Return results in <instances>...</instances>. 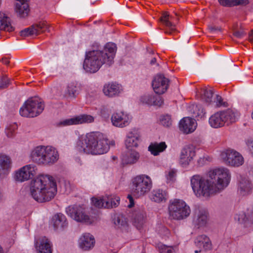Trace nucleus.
Here are the masks:
<instances>
[{
    "label": "nucleus",
    "mask_w": 253,
    "mask_h": 253,
    "mask_svg": "<svg viewBox=\"0 0 253 253\" xmlns=\"http://www.w3.org/2000/svg\"><path fill=\"white\" fill-rule=\"evenodd\" d=\"M146 213L143 211H136L133 217V224L139 230L142 228L145 221Z\"/></svg>",
    "instance_id": "obj_34"
},
{
    "label": "nucleus",
    "mask_w": 253,
    "mask_h": 253,
    "mask_svg": "<svg viewBox=\"0 0 253 253\" xmlns=\"http://www.w3.org/2000/svg\"><path fill=\"white\" fill-rule=\"evenodd\" d=\"M17 2H21V3L28 2L27 0H16Z\"/></svg>",
    "instance_id": "obj_59"
},
{
    "label": "nucleus",
    "mask_w": 253,
    "mask_h": 253,
    "mask_svg": "<svg viewBox=\"0 0 253 253\" xmlns=\"http://www.w3.org/2000/svg\"><path fill=\"white\" fill-rule=\"evenodd\" d=\"M36 247L40 253H52L51 245L48 239L42 238L39 246L38 242L36 243Z\"/></svg>",
    "instance_id": "obj_35"
},
{
    "label": "nucleus",
    "mask_w": 253,
    "mask_h": 253,
    "mask_svg": "<svg viewBox=\"0 0 253 253\" xmlns=\"http://www.w3.org/2000/svg\"><path fill=\"white\" fill-rule=\"evenodd\" d=\"M167 147L165 142L152 143L148 147V150L154 156L158 155L160 153L164 151Z\"/></svg>",
    "instance_id": "obj_33"
},
{
    "label": "nucleus",
    "mask_w": 253,
    "mask_h": 253,
    "mask_svg": "<svg viewBox=\"0 0 253 253\" xmlns=\"http://www.w3.org/2000/svg\"><path fill=\"white\" fill-rule=\"evenodd\" d=\"M106 197H103V198H96V197H93L91 199V202L92 205H93L95 207L98 208H105L106 205V202L105 200Z\"/></svg>",
    "instance_id": "obj_39"
},
{
    "label": "nucleus",
    "mask_w": 253,
    "mask_h": 253,
    "mask_svg": "<svg viewBox=\"0 0 253 253\" xmlns=\"http://www.w3.org/2000/svg\"><path fill=\"white\" fill-rule=\"evenodd\" d=\"M33 161L40 165L50 166L59 159V155L57 149L51 146H38L31 152Z\"/></svg>",
    "instance_id": "obj_5"
},
{
    "label": "nucleus",
    "mask_w": 253,
    "mask_h": 253,
    "mask_svg": "<svg viewBox=\"0 0 253 253\" xmlns=\"http://www.w3.org/2000/svg\"><path fill=\"white\" fill-rule=\"evenodd\" d=\"M206 178L194 175L191 178V185L197 197H209L226 187L230 179L229 170L225 168L215 169L209 172Z\"/></svg>",
    "instance_id": "obj_1"
},
{
    "label": "nucleus",
    "mask_w": 253,
    "mask_h": 253,
    "mask_svg": "<svg viewBox=\"0 0 253 253\" xmlns=\"http://www.w3.org/2000/svg\"><path fill=\"white\" fill-rule=\"evenodd\" d=\"M44 108V104L42 100L38 97H34L25 102L20 108L19 113L23 117L33 118L42 113Z\"/></svg>",
    "instance_id": "obj_8"
},
{
    "label": "nucleus",
    "mask_w": 253,
    "mask_h": 253,
    "mask_svg": "<svg viewBox=\"0 0 253 253\" xmlns=\"http://www.w3.org/2000/svg\"><path fill=\"white\" fill-rule=\"evenodd\" d=\"M106 202L105 208H113L118 206L120 203V198L118 197H114L112 196L106 197L105 199Z\"/></svg>",
    "instance_id": "obj_37"
},
{
    "label": "nucleus",
    "mask_w": 253,
    "mask_h": 253,
    "mask_svg": "<svg viewBox=\"0 0 253 253\" xmlns=\"http://www.w3.org/2000/svg\"><path fill=\"white\" fill-rule=\"evenodd\" d=\"M210 30L211 31V32H214V31H220V29L218 27H211L210 28Z\"/></svg>",
    "instance_id": "obj_55"
},
{
    "label": "nucleus",
    "mask_w": 253,
    "mask_h": 253,
    "mask_svg": "<svg viewBox=\"0 0 253 253\" xmlns=\"http://www.w3.org/2000/svg\"><path fill=\"white\" fill-rule=\"evenodd\" d=\"M81 89L78 82L73 81L69 83L64 90V95L69 98H75Z\"/></svg>",
    "instance_id": "obj_23"
},
{
    "label": "nucleus",
    "mask_w": 253,
    "mask_h": 253,
    "mask_svg": "<svg viewBox=\"0 0 253 253\" xmlns=\"http://www.w3.org/2000/svg\"><path fill=\"white\" fill-rule=\"evenodd\" d=\"M169 80L163 75H158L152 81V86L155 92L158 94L165 93L168 88Z\"/></svg>",
    "instance_id": "obj_15"
},
{
    "label": "nucleus",
    "mask_w": 253,
    "mask_h": 253,
    "mask_svg": "<svg viewBox=\"0 0 253 253\" xmlns=\"http://www.w3.org/2000/svg\"><path fill=\"white\" fill-rule=\"evenodd\" d=\"M127 198L129 200V204L127 206V207L129 208H132L134 205L133 199L132 197L130 195H128L127 196Z\"/></svg>",
    "instance_id": "obj_49"
},
{
    "label": "nucleus",
    "mask_w": 253,
    "mask_h": 253,
    "mask_svg": "<svg viewBox=\"0 0 253 253\" xmlns=\"http://www.w3.org/2000/svg\"><path fill=\"white\" fill-rule=\"evenodd\" d=\"M160 123L165 126H169L172 124L170 116L168 115L162 116L160 119Z\"/></svg>",
    "instance_id": "obj_41"
},
{
    "label": "nucleus",
    "mask_w": 253,
    "mask_h": 253,
    "mask_svg": "<svg viewBox=\"0 0 253 253\" xmlns=\"http://www.w3.org/2000/svg\"><path fill=\"white\" fill-rule=\"evenodd\" d=\"M195 244L197 247L205 251L210 250L212 248L210 238L205 235L198 236L195 240Z\"/></svg>",
    "instance_id": "obj_29"
},
{
    "label": "nucleus",
    "mask_w": 253,
    "mask_h": 253,
    "mask_svg": "<svg viewBox=\"0 0 253 253\" xmlns=\"http://www.w3.org/2000/svg\"><path fill=\"white\" fill-rule=\"evenodd\" d=\"M36 167L35 165L30 164L21 168L15 173V179L22 182L29 179L31 177L36 174Z\"/></svg>",
    "instance_id": "obj_16"
},
{
    "label": "nucleus",
    "mask_w": 253,
    "mask_h": 253,
    "mask_svg": "<svg viewBox=\"0 0 253 253\" xmlns=\"http://www.w3.org/2000/svg\"><path fill=\"white\" fill-rule=\"evenodd\" d=\"M252 184L250 180L246 177L241 178L239 181L238 192L240 194L245 196L251 193Z\"/></svg>",
    "instance_id": "obj_31"
},
{
    "label": "nucleus",
    "mask_w": 253,
    "mask_h": 253,
    "mask_svg": "<svg viewBox=\"0 0 253 253\" xmlns=\"http://www.w3.org/2000/svg\"><path fill=\"white\" fill-rule=\"evenodd\" d=\"M201 251V250H199V251H197V250H196L195 251V253H198L199 252H200Z\"/></svg>",
    "instance_id": "obj_61"
},
{
    "label": "nucleus",
    "mask_w": 253,
    "mask_h": 253,
    "mask_svg": "<svg viewBox=\"0 0 253 253\" xmlns=\"http://www.w3.org/2000/svg\"><path fill=\"white\" fill-rule=\"evenodd\" d=\"M213 93V91L211 88H203L202 94V99L207 104H210L212 101Z\"/></svg>",
    "instance_id": "obj_38"
},
{
    "label": "nucleus",
    "mask_w": 253,
    "mask_h": 253,
    "mask_svg": "<svg viewBox=\"0 0 253 253\" xmlns=\"http://www.w3.org/2000/svg\"><path fill=\"white\" fill-rule=\"evenodd\" d=\"M198 108V106H196V108Z\"/></svg>",
    "instance_id": "obj_62"
},
{
    "label": "nucleus",
    "mask_w": 253,
    "mask_h": 253,
    "mask_svg": "<svg viewBox=\"0 0 253 253\" xmlns=\"http://www.w3.org/2000/svg\"><path fill=\"white\" fill-rule=\"evenodd\" d=\"M208 220V213L207 211L203 209H196L193 222L197 228L205 226Z\"/></svg>",
    "instance_id": "obj_20"
},
{
    "label": "nucleus",
    "mask_w": 253,
    "mask_h": 253,
    "mask_svg": "<svg viewBox=\"0 0 253 253\" xmlns=\"http://www.w3.org/2000/svg\"><path fill=\"white\" fill-rule=\"evenodd\" d=\"M94 121V118L93 116L83 114L76 116L73 118L61 120L56 124V126L64 127L71 125H77L82 124H88L93 123Z\"/></svg>",
    "instance_id": "obj_11"
},
{
    "label": "nucleus",
    "mask_w": 253,
    "mask_h": 253,
    "mask_svg": "<svg viewBox=\"0 0 253 253\" xmlns=\"http://www.w3.org/2000/svg\"><path fill=\"white\" fill-rule=\"evenodd\" d=\"M114 223L118 227H120L126 224V221L123 220L122 217L118 216L117 218H115Z\"/></svg>",
    "instance_id": "obj_47"
},
{
    "label": "nucleus",
    "mask_w": 253,
    "mask_h": 253,
    "mask_svg": "<svg viewBox=\"0 0 253 253\" xmlns=\"http://www.w3.org/2000/svg\"><path fill=\"white\" fill-rule=\"evenodd\" d=\"M221 159L225 164L239 167L244 163V158L237 151L233 149H227L220 154Z\"/></svg>",
    "instance_id": "obj_10"
},
{
    "label": "nucleus",
    "mask_w": 253,
    "mask_h": 253,
    "mask_svg": "<svg viewBox=\"0 0 253 253\" xmlns=\"http://www.w3.org/2000/svg\"><path fill=\"white\" fill-rule=\"evenodd\" d=\"M176 171L175 169H171L169 171L168 175H167V178L169 181H173L176 176Z\"/></svg>",
    "instance_id": "obj_44"
},
{
    "label": "nucleus",
    "mask_w": 253,
    "mask_h": 253,
    "mask_svg": "<svg viewBox=\"0 0 253 253\" xmlns=\"http://www.w3.org/2000/svg\"><path fill=\"white\" fill-rule=\"evenodd\" d=\"M190 212V207L183 200L174 199L169 201V213L170 218L181 220L187 217Z\"/></svg>",
    "instance_id": "obj_9"
},
{
    "label": "nucleus",
    "mask_w": 253,
    "mask_h": 253,
    "mask_svg": "<svg viewBox=\"0 0 253 253\" xmlns=\"http://www.w3.org/2000/svg\"><path fill=\"white\" fill-rule=\"evenodd\" d=\"M196 156L195 150L190 147L183 148L180 153L179 163L183 168H187Z\"/></svg>",
    "instance_id": "obj_17"
},
{
    "label": "nucleus",
    "mask_w": 253,
    "mask_h": 253,
    "mask_svg": "<svg viewBox=\"0 0 253 253\" xmlns=\"http://www.w3.org/2000/svg\"><path fill=\"white\" fill-rule=\"evenodd\" d=\"M247 144L250 151L253 154V141H248L247 142Z\"/></svg>",
    "instance_id": "obj_51"
},
{
    "label": "nucleus",
    "mask_w": 253,
    "mask_h": 253,
    "mask_svg": "<svg viewBox=\"0 0 253 253\" xmlns=\"http://www.w3.org/2000/svg\"><path fill=\"white\" fill-rule=\"evenodd\" d=\"M9 84L8 78L7 77H3L0 80V89L7 87Z\"/></svg>",
    "instance_id": "obj_43"
},
{
    "label": "nucleus",
    "mask_w": 253,
    "mask_h": 253,
    "mask_svg": "<svg viewBox=\"0 0 253 253\" xmlns=\"http://www.w3.org/2000/svg\"><path fill=\"white\" fill-rule=\"evenodd\" d=\"M17 128V125L15 124L9 125L5 129V133L8 137H12Z\"/></svg>",
    "instance_id": "obj_40"
},
{
    "label": "nucleus",
    "mask_w": 253,
    "mask_h": 253,
    "mask_svg": "<svg viewBox=\"0 0 253 253\" xmlns=\"http://www.w3.org/2000/svg\"><path fill=\"white\" fill-rule=\"evenodd\" d=\"M29 10L28 2L21 3V2H16L15 3V11L19 16L21 17L27 16Z\"/></svg>",
    "instance_id": "obj_36"
},
{
    "label": "nucleus",
    "mask_w": 253,
    "mask_h": 253,
    "mask_svg": "<svg viewBox=\"0 0 253 253\" xmlns=\"http://www.w3.org/2000/svg\"><path fill=\"white\" fill-rule=\"evenodd\" d=\"M117 47L115 43H107L102 50H93L86 53L83 67L87 72H97L103 64L111 65L114 62Z\"/></svg>",
    "instance_id": "obj_3"
},
{
    "label": "nucleus",
    "mask_w": 253,
    "mask_h": 253,
    "mask_svg": "<svg viewBox=\"0 0 253 253\" xmlns=\"http://www.w3.org/2000/svg\"><path fill=\"white\" fill-rule=\"evenodd\" d=\"M76 147L81 153L93 155L106 153L110 148L108 140L99 132H90L80 135Z\"/></svg>",
    "instance_id": "obj_2"
},
{
    "label": "nucleus",
    "mask_w": 253,
    "mask_h": 253,
    "mask_svg": "<svg viewBox=\"0 0 253 253\" xmlns=\"http://www.w3.org/2000/svg\"><path fill=\"white\" fill-rule=\"evenodd\" d=\"M0 30L9 32L14 30V27L11 26L10 18L2 12H0Z\"/></svg>",
    "instance_id": "obj_32"
},
{
    "label": "nucleus",
    "mask_w": 253,
    "mask_h": 253,
    "mask_svg": "<svg viewBox=\"0 0 253 253\" xmlns=\"http://www.w3.org/2000/svg\"><path fill=\"white\" fill-rule=\"evenodd\" d=\"M234 35L237 38H241L244 35V33L241 31H235L234 33Z\"/></svg>",
    "instance_id": "obj_52"
},
{
    "label": "nucleus",
    "mask_w": 253,
    "mask_h": 253,
    "mask_svg": "<svg viewBox=\"0 0 253 253\" xmlns=\"http://www.w3.org/2000/svg\"><path fill=\"white\" fill-rule=\"evenodd\" d=\"M250 40L251 41L253 42V30L251 35H250Z\"/></svg>",
    "instance_id": "obj_58"
},
{
    "label": "nucleus",
    "mask_w": 253,
    "mask_h": 253,
    "mask_svg": "<svg viewBox=\"0 0 253 253\" xmlns=\"http://www.w3.org/2000/svg\"><path fill=\"white\" fill-rule=\"evenodd\" d=\"M140 157L138 152L134 150H129L123 155L122 163L126 165H133L138 161Z\"/></svg>",
    "instance_id": "obj_24"
},
{
    "label": "nucleus",
    "mask_w": 253,
    "mask_h": 253,
    "mask_svg": "<svg viewBox=\"0 0 253 253\" xmlns=\"http://www.w3.org/2000/svg\"><path fill=\"white\" fill-rule=\"evenodd\" d=\"M141 102L149 105L161 106L164 103L162 97L160 96L153 95H145L141 98Z\"/></svg>",
    "instance_id": "obj_30"
},
{
    "label": "nucleus",
    "mask_w": 253,
    "mask_h": 253,
    "mask_svg": "<svg viewBox=\"0 0 253 253\" xmlns=\"http://www.w3.org/2000/svg\"><path fill=\"white\" fill-rule=\"evenodd\" d=\"M160 251L161 253H173V250L171 247L167 246L162 245L160 247Z\"/></svg>",
    "instance_id": "obj_42"
},
{
    "label": "nucleus",
    "mask_w": 253,
    "mask_h": 253,
    "mask_svg": "<svg viewBox=\"0 0 253 253\" xmlns=\"http://www.w3.org/2000/svg\"><path fill=\"white\" fill-rule=\"evenodd\" d=\"M50 26L46 21H41L38 23L33 24L29 28L22 30L20 32V35L22 37L28 36H37L43 32H50Z\"/></svg>",
    "instance_id": "obj_14"
},
{
    "label": "nucleus",
    "mask_w": 253,
    "mask_h": 253,
    "mask_svg": "<svg viewBox=\"0 0 253 253\" xmlns=\"http://www.w3.org/2000/svg\"><path fill=\"white\" fill-rule=\"evenodd\" d=\"M53 226L56 230H63L68 226L66 216L62 213L56 214L52 218Z\"/></svg>",
    "instance_id": "obj_25"
},
{
    "label": "nucleus",
    "mask_w": 253,
    "mask_h": 253,
    "mask_svg": "<svg viewBox=\"0 0 253 253\" xmlns=\"http://www.w3.org/2000/svg\"><path fill=\"white\" fill-rule=\"evenodd\" d=\"M0 253H4L2 247L0 245Z\"/></svg>",
    "instance_id": "obj_60"
},
{
    "label": "nucleus",
    "mask_w": 253,
    "mask_h": 253,
    "mask_svg": "<svg viewBox=\"0 0 253 253\" xmlns=\"http://www.w3.org/2000/svg\"><path fill=\"white\" fill-rule=\"evenodd\" d=\"M168 198V193L161 189L153 190L150 195V199L152 201L158 203L166 202Z\"/></svg>",
    "instance_id": "obj_28"
},
{
    "label": "nucleus",
    "mask_w": 253,
    "mask_h": 253,
    "mask_svg": "<svg viewBox=\"0 0 253 253\" xmlns=\"http://www.w3.org/2000/svg\"><path fill=\"white\" fill-rule=\"evenodd\" d=\"M197 127V123L195 119L190 117L183 118L179 123L180 130L185 133L193 132Z\"/></svg>",
    "instance_id": "obj_21"
},
{
    "label": "nucleus",
    "mask_w": 253,
    "mask_h": 253,
    "mask_svg": "<svg viewBox=\"0 0 253 253\" xmlns=\"http://www.w3.org/2000/svg\"><path fill=\"white\" fill-rule=\"evenodd\" d=\"M94 237L89 233L84 234L79 240L80 248L84 251H88L92 249L95 244Z\"/></svg>",
    "instance_id": "obj_22"
},
{
    "label": "nucleus",
    "mask_w": 253,
    "mask_h": 253,
    "mask_svg": "<svg viewBox=\"0 0 253 253\" xmlns=\"http://www.w3.org/2000/svg\"><path fill=\"white\" fill-rule=\"evenodd\" d=\"M239 113L231 109L218 111L212 115L209 119V123L211 127L214 128L229 126L238 120Z\"/></svg>",
    "instance_id": "obj_6"
},
{
    "label": "nucleus",
    "mask_w": 253,
    "mask_h": 253,
    "mask_svg": "<svg viewBox=\"0 0 253 253\" xmlns=\"http://www.w3.org/2000/svg\"><path fill=\"white\" fill-rule=\"evenodd\" d=\"M140 140V134L136 129H133L128 132L125 140L126 148L137 147Z\"/></svg>",
    "instance_id": "obj_19"
},
{
    "label": "nucleus",
    "mask_w": 253,
    "mask_h": 253,
    "mask_svg": "<svg viewBox=\"0 0 253 253\" xmlns=\"http://www.w3.org/2000/svg\"><path fill=\"white\" fill-rule=\"evenodd\" d=\"M216 105L218 106H220L223 105V101L222 97L219 95L216 96Z\"/></svg>",
    "instance_id": "obj_50"
},
{
    "label": "nucleus",
    "mask_w": 253,
    "mask_h": 253,
    "mask_svg": "<svg viewBox=\"0 0 253 253\" xmlns=\"http://www.w3.org/2000/svg\"><path fill=\"white\" fill-rule=\"evenodd\" d=\"M66 212L71 218L78 222L90 224L92 221L89 216L85 213L83 207L74 205L66 208Z\"/></svg>",
    "instance_id": "obj_12"
},
{
    "label": "nucleus",
    "mask_w": 253,
    "mask_h": 253,
    "mask_svg": "<svg viewBox=\"0 0 253 253\" xmlns=\"http://www.w3.org/2000/svg\"><path fill=\"white\" fill-rule=\"evenodd\" d=\"M152 187V180L147 175H138L131 179V192L132 194L137 197L145 195L150 191Z\"/></svg>",
    "instance_id": "obj_7"
},
{
    "label": "nucleus",
    "mask_w": 253,
    "mask_h": 253,
    "mask_svg": "<svg viewBox=\"0 0 253 253\" xmlns=\"http://www.w3.org/2000/svg\"><path fill=\"white\" fill-rule=\"evenodd\" d=\"M156 62V58L154 57L151 59V60L150 61V64L151 65H154Z\"/></svg>",
    "instance_id": "obj_57"
},
{
    "label": "nucleus",
    "mask_w": 253,
    "mask_h": 253,
    "mask_svg": "<svg viewBox=\"0 0 253 253\" xmlns=\"http://www.w3.org/2000/svg\"><path fill=\"white\" fill-rule=\"evenodd\" d=\"M160 21L165 26V32L166 34H171L176 30L175 24L173 23V17L168 12H164L160 17Z\"/></svg>",
    "instance_id": "obj_18"
},
{
    "label": "nucleus",
    "mask_w": 253,
    "mask_h": 253,
    "mask_svg": "<svg viewBox=\"0 0 253 253\" xmlns=\"http://www.w3.org/2000/svg\"><path fill=\"white\" fill-rule=\"evenodd\" d=\"M109 109L105 106H102L100 109V115L103 117H106L109 114Z\"/></svg>",
    "instance_id": "obj_45"
},
{
    "label": "nucleus",
    "mask_w": 253,
    "mask_h": 253,
    "mask_svg": "<svg viewBox=\"0 0 253 253\" xmlns=\"http://www.w3.org/2000/svg\"><path fill=\"white\" fill-rule=\"evenodd\" d=\"M219 3L223 6H233V0H218Z\"/></svg>",
    "instance_id": "obj_46"
},
{
    "label": "nucleus",
    "mask_w": 253,
    "mask_h": 253,
    "mask_svg": "<svg viewBox=\"0 0 253 253\" xmlns=\"http://www.w3.org/2000/svg\"><path fill=\"white\" fill-rule=\"evenodd\" d=\"M162 231L165 233L164 235L168 236L169 235V230H168V228H167L165 227H162V228H161V232H162Z\"/></svg>",
    "instance_id": "obj_54"
},
{
    "label": "nucleus",
    "mask_w": 253,
    "mask_h": 253,
    "mask_svg": "<svg viewBox=\"0 0 253 253\" xmlns=\"http://www.w3.org/2000/svg\"><path fill=\"white\" fill-rule=\"evenodd\" d=\"M2 62L3 64H4L5 65H8L9 63V60L6 58H2Z\"/></svg>",
    "instance_id": "obj_56"
},
{
    "label": "nucleus",
    "mask_w": 253,
    "mask_h": 253,
    "mask_svg": "<svg viewBox=\"0 0 253 253\" xmlns=\"http://www.w3.org/2000/svg\"><path fill=\"white\" fill-rule=\"evenodd\" d=\"M11 160L5 154H0V177L7 174L11 168Z\"/></svg>",
    "instance_id": "obj_26"
},
{
    "label": "nucleus",
    "mask_w": 253,
    "mask_h": 253,
    "mask_svg": "<svg viewBox=\"0 0 253 253\" xmlns=\"http://www.w3.org/2000/svg\"><path fill=\"white\" fill-rule=\"evenodd\" d=\"M121 87L116 83H109L104 85L103 92L109 97H114L119 94L121 92Z\"/></svg>",
    "instance_id": "obj_27"
},
{
    "label": "nucleus",
    "mask_w": 253,
    "mask_h": 253,
    "mask_svg": "<svg viewBox=\"0 0 253 253\" xmlns=\"http://www.w3.org/2000/svg\"><path fill=\"white\" fill-rule=\"evenodd\" d=\"M249 3L248 0H233V5H246Z\"/></svg>",
    "instance_id": "obj_48"
},
{
    "label": "nucleus",
    "mask_w": 253,
    "mask_h": 253,
    "mask_svg": "<svg viewBox=\"0 0 253 253\" xmlns=\"http://www.w3.org/2000/svg\"><path fill=\"white\" fill-rule=\"evenodd\" d=\"M205 113V111L204 110V109L203 108H202L201 107L200 108V109H199L198 110V112L197 113H194L195 114V116L196 117L197 116H202L203 115V114Z\"/></svg>",
    "instance_id": "obj_53"
},
{
    "label": "nucleus",
    "mask_w": 253,
    "mask_h": 253,
    "mask_svg": "<svg viewBox=\"0 0 253 253\" xmlns=\"http://www.w3.org/2000/svg\"><path fill=\"white\" fill-rule=\"evenodd\" d=\"M30 193L33 199L39 203L50 201L57 193L56 183L52 176L40 175L32 180Z\"/></svg>",
    "instance_id": "obj_4"
},
{
    "label": "nucleus",
    "mask_w": 253,
    "mask_h": 253,
    "mask_svg": "<svg viewBox=\"0 0 253 253\" xmlns=\"http://www.w3.org/2000/svg\"><path fill=\"white\" fill-rule=\"evenodd\" d=\"M131 120L132 117L129 114L122 111L114 112L111 118L113 126L120 128H123L128 126Z\"/></svg>",
    "instance_id": "obj_13"
}]
</instances>
